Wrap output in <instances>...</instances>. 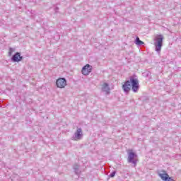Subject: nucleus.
<instances>
[{
    "label": "nucleus",
    "instance_id": "nucleus-1",
    "mask_svg": "<svg viewBox=\"0 0 181 181\" xmlns=\"http://www.w3.org/2000/svg\"><path fill=\"white\" fill-rule=\"evenodd\" d=\"M154 46L155 50L157 53H160V50L162 49V46H163V35H158L155 39Z\"/></svg>",
    "mask_w": 181,
    "mask_h": 181
},
{
    "label": "nucleus",
    "instance_id": "nucleus-2",
    "mask_svg": "<svg viewBox=\"0 0 181 181\" xmlns=\"http://www.w3.org/2000/svg\"><path fill=\"white\" fill-rule=\"evenodd\" d=\"M129 81L132 86V92L138 93L139 90V81H138V79L131 76Z\"/></svg>",
    "mask_w": 181,
    "mask_h": 181
},
{
    "label": "nucleus",
    "instance_id": "nucleus-3",
    "mask_svg": "<svg viewBox=\"0 0 181 181\" xmlns=\"http://www.w3.org/2000/svg\"><path fill=\"white\" fill-rule=\"evenodd\" d=\"M136 156H138L136 153L132 151V150H129L127 158L128 163H132L134 166H136V159L135 158Z\"/></svg>",
    "mask_w": 181,
    "mask_h": 181
},
{
    "label": "nucleus",
    "instance_id": "nucleus-4",
    "mask_svg": "<svg viewBox=\"0 0 181 181\" xmlns=\"http://www.w3.org/2000/svg\"><path fill=\"white\" fill-rule=\"evenodd\" d=\"M56 85L59 88H64L67 86V81L65 78H60L57 80Z\"/></svg>",
    "mask_w": 181,
    "mask_h": 181
},
{
    "label": "nucleus",
    "instance_id": "nucleus-5",
    "mask_svg": "<svg viewBox=\"0 0 181 181\" xmlns=\"http://www.w3.org/2000/svg\"><path fill=\"white\" fill-rule=\"evenodd\" d=\"M74 141H79L83 138V129L81 128H78L73 136Z\"/></svg>",
    "mask_w": 181,
    "mask_h": 181
},
{
    "label": "nucleus",
    "instance_id": "nucleus-6",
    "mask_svg": "<svg viewBox=\"0 0 181 181\" xmlns=\"http://www.w3.org/2000/svg\"><path fill=\"white\" fill-rule=\"evenodd\" d=\"M162 173H158V176L161 177L164 181H175L172 177H169V175L166 173V171L163 170Z\"/></svg>",
    "mask_w": 181,
    "mask_h": 181
},
{
    "label": "nucleus",
    "instance_id": "nucleus-7",
    "mask_svg": "<svg viewBox=\"0 0 181 181\" xmlns=\"http://www.w3.org/2000/svg\"><path fill=\"white\" fill-rule=\"evenodd\" d=\"M21 60H23V57L21 56V52H16L11 57V62L14 63H18V62H21Z\"/></svg>",
    "mask_w": 181,
    "mask_h": 181
},
{
    "label": "nucleus",
    "instance_id": "nucleus-8",
    "mask_svg": "<svg viewBox=\"0 0 181 181\" xmlns=\"http://www.w3.org/2000/svg\"><path fill=\"white\" fill-rule=\"evenodd\" d=\"M122 88L124 93H129V91H131V82L129 81H125L122 85Z\"/></svg>",
    "mask_w": 181,
    "mask_h": 181
},
{
    "label": "nucleus",
    "instance_id": "nucleus-9",
    "mask_svg": "<svg viewBox=\"0 0 181 181\" xmlns=\"http://www.w3.org/2000/svg\"><path fill=\"white\" fill-rule=\"evenodd\" d=\"M102 91H103V93H105L106 95H110V93L111 91V88H110V85L107 83H104L102 85Z\"/></svg>",
    "mask_w": 181,
    "mask_h": 181
},
{
    "label": "nucleus",
    "instance_id": "nucleus-10",
    "mask_svg": "<svg viewBox=\"0 0 181 181\" xmlns=\"http://www.w3.org/2000/svg\"><path fill=\"white\" fill-rule=\"evenodd\" d=\"M91 71V66L90 64H86L82 68V74L83 76H88Z\"/></svg>",
    "mask_w": 181,
    "mask_h": 181
},
{
    "label": "nucleus",
    "instance_id": "nucleus-11",
    "mask_svg": "<svg viewBox=\"0 0 181 181\" xmlns=\"http://www.w3.org/2000/svg\"><path fill=\"white\" fill-rule=\"evenodd\" d=\"M73 169L74 170L75 175L78 176L81 173V171H80V165L75 164L73 166Z\"/></svg>",
    "mask_w": 181,
    "mask_h": 181
},
{
    "label": "nucleus",
    "instance_id": "nucleus-12",
    "mask_svg": "<svg viewBox=\"0 0 181 181\" xmlns=\"http://www.w3.org/2000/svg\"><path fill=\"white\" fill-rule=\"evenodd\" d=\"M134 43L137 45V46H142V45H145V42L141 41L139 37H136Z\"/></svg>",
    "mask_w": 181,
    "mask_h": 181
},
{
    "label": "nucleus",
    "instance_id": "nucleus-13",
    "mask_svg": "<svg viewBox=\"0 0 181 181\" xmlns=\"http://www.w3.org/2000/svg\"><path fill=\"white\" fill-rule=\"evenodd\" d=\"M117 173V172L116 171H113V172H112L110 174V177H114V176H115V174Z\"/></svg>",
    "mask_w": 181,
    "mask_h": 181
},
{
    "label": "nucleus",
    "instance_id": "nucleus-14",
    "mask_svg": "<svg viewBox=\"0 0 181 181\" xmlns=\"http://www.w3.org/2000/svg\"><path fill=\"white\" fill-rule=\"evenodd\" d=\"M9 52H11V53H13V52H15V48L10 47L9 48Z\"/></svg>",
    "mask_w": 181,
    "mask_h": 181
},
{
    "label": "nucleus",
    "instance_id": "nucleus-15",
    "mask_svg": "<svg viewBox=\"0 0 181 181\" xmlns=\"http://www.w3.org/2000/svg\"><path fill=\"white\" fill-rule=\"evenodd\" d=\"M8 56L9 57L12 56V52H11L10 51L8 52Z\"/></svg>",
    "mask_w": 181,
    "mask_h": 181
},
{
    "label": "nucleus",
    "instance_id": "nucleus-16",
    "mask_svg": "<svg viewBox=\"0 0 181 181\" xmlns=\"http://www.w3.org/2000/svg\"><path fill=\"white\" fill-rule=\"evenodd\" d=\"M57 11H59V7L55 8V11L57 12Z\"/></svg>",
    "mask_w": 181,
    "mask_h": 181
}]
</instances>
